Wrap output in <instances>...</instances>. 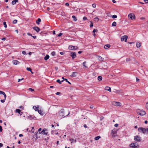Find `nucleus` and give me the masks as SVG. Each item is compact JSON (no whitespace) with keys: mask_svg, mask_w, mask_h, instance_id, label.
Here are the masks:
<instances>
[{"mask_svg":"<svg viewBox=\"0 0 148 148\" xmlns=\"http://www.w3.org/2000/svg\"><path fill=\"white\" fill-rule=\"evenodd\" d=\"M49 58V56L48 55H47L44 57V59L45 60H47Z\"/></svg>","mask_w":148,"mask_h":148,"instance_id":"5701e85b","label":"nucleus"},{"mask_svg":"<svg viewBox=\"0 0 148 148\" xmlns=\"http://www.w3.org/2000/svg\"><path fill=\"white\" fill-rule=\"evenodd\" d=\"M99 20V18L97 17H95L94 18V21H95L98 22Z\"/></svg>","mask_w":148,"mask_h":148,"instance_id":"473e14b6","label":"nucleus"},{"mask_svg":"<svg viewBox=\"0 0 148 148\" xmlns=\"http://www.w3.org/2000/svg\"><path fill=\"white\" fill-rule=\"evenodd\" d=\"M38 113L40 114L41 115H43V114H44V113L41 110H39L38 111Z\"/></svg>","mask_w":148,"mask_h":148,"instance_id":"393cba45","label":"nucleus"},{"mask_svg":"<svg viewBox=\"0 0 148 148\" xmlns=\"http://www.w3.org/2000/svg\"><path fill=\"white\" fill-rule=\"evenodd\" d=\"M112 18H117V16L116 15H113L112 16Z\"/></svg>","mask_w":148,"mask_h":148,"instance_id":"f704fd0d","label":"nucleus"},{"mask_svg":"<svg viewBox=\"0 0 148 148\" xmlns=\"http://www.w3.org/2000/svg\"><path fill=\"white\" fill-rule=\"evenodd\" d=\"M41 21V20L40 18H38V19L36 21V23L38 25L40 24V22Z\"/></svg>","mask_w":148,"mask_h":148,"instance_id":"4be33fe9","label":"nucleus"},{"mask_svg":"<svg viewBox=\"0 0 148 148\" xmlns=\"http://www.w3.org/2000/svg\"><path fill=\"white\" fill-rule=\"evenodd\" d=\"M110 45H106L104 46V48L106 49H107L109 48L110 47Z\"/></svg>","mask_w":148,"mask_h":148,"instance_id":"6ab92c4d","label":"nucleus"},{"mask_svg":"<svg viewBox=\"0 0 148 148\" xmlns=\"http://www.w3.org/2000/svg\"><path fill=\"white\" fill-rule=\"evenodd\" d=\"M23 78H21V79H19L18 80V82H20V81L21 80H23Z\"/></svg>","mask_w":148,"mask_h":148,"instance_id":"e2e57ef3","label":"nucleus"},{"mask_svg":"<svg viewBox=\"0 0 148 148\" xmlns=\"http://www.w3.org/2000/svg\"><path fill=\"white\" fill-rule=\"evenodd\" d=\"M6 24V22H3V24L4 25V27L5 28H6L7 27V25Z\"/></svg>","mask_w":148,"mask_h":148,"instance_id":"72a5a7b5","label":"nucleus"},{"mask_svg":"<svg viewBox=\"0 0 148 148\" xmlns=\"http://www.w3.org/2000/svg\"><path fill=\"white\" fill-rule=\"evenodd\" d=\"M18 0H13V1L12 2V4L13 5H14V4H15L16 3V2H18Z\"/></svg>","mask_w":148,"mask_h":148,"instance_id":"412c9836","label":"nucleus"},{"mask_svg":"<svg viewBox=\"0 0 148 148\" xmlns=\"http://www.w3.org/2000/svg\"><path fill=\"white\" fill-rule=\"evenodd\" d=\"M65 5L66 6H68L69 5V4L68 3H65Z\"/></svg>","mask_w":148,"mask_h":148,"instance_id":"bf43d9fd","label":"nucleus"},{"mask_svg":"<svg viewBox=\"0 0 148 148\" xmlns=\"http://www.w3.org/2000/svg\"><path fill=\"white\" fill-rule=\"evenodd\" d=\"M26 69L27 71H32L31 69L29 67L27 68Z\"/></svg>","mask_w":148,"mask_h":148,"instance_id":"4c0bfd02","label":"nucleus"},{"mask_svg":"<svg viewBox=\"0 0 148 148\" xmlns=\"http://www.w3.org/2000/svg\"><path fill=\"white\" fill-rule=\"evenodd\" d=\"M28 118L30 120H36V117H35L34 116L29 115L28 116Z\"/></svg>","mask_w":148,"mask_h":148,"instance_id":"9b49d317","label":"nucleus"},{"mask_svg":"<svg viewBox=\"0 0 148 148\" xmlns=\"http://www.w3.org/2000/svg\"><path fill=\"white\" fill-rule=\"evenodd\" d=\"M116 106H121V103L120 102H116Z\"/></svg>","mask_w":148,"mask_h":148,"instance_id":"c85d7f7f","label":"nucleus"},{"mask_svg":"<svg viewBox=\"0 0 148 148\" xmlns=\"http://www.w3.org/2000/svg\"><path fill=\"white\" fill-rule=\"evenodd\" d=\"M116 132L115 131H112L111 132L112 136L113 137H115L116 135H115L116 134Z\"/></svg>","mask_w":148,"mask_h":148,"instance_id":"a211bd4d","label":"nucleus"},{"mask_svg":"<svg viewBox=\"0 0 148 148\" xmlns=\"http://www.w3.org/2000/svg\"><path fill=\"white\" fill-rule=\"evenodd\" d=\"M119 125L118 124H116L114 125V126L116 127H118Z\"/></svg>","mask_w":148,"mask_h":148,"instance_id":"13d9d810","label":"nucleus"},{"mask_svg":"<svg viewBox=\"0 0 148 148\" xmlns=\"http://www.w3.org/2000/svg\"><path fill=\"white\" fill-rule=\"evenodd\" d=\"M2 127L1 125H0V131L1 132L2 131Z\"/></svg>","mask_w":148,"mask_h":148,"instance_id":"6e6d98bb","label":"nucleus"},{"mask_svg":"<svg viewBox=\"0 0 148 148\" xmlns=\"http://www.w3.org/2000/svg\"><path fill=\"white\" fill-rule=\"evenodd\" d=\"M60 54L61 55H64V52H60Z\"/></svg>","mask_w":148,"mask_h":148,"instance_id":"864d4df0","label":"nucleus"},{"mask_svg":"<svg viewBox=\"0 0 148 148\" xmlns=\"http://www.w3.org/2000/svg\"><path fill=\"white\" fill-rule=\"evenodd\" d=\"M102 77L101 76H99L98 77V80L99 81H101L102 80Z\"/></svg>","mask_w":148,"mask_h":148,"instance_id":"bb28decb","label":"nucleus"},{"mask_svg":"<svg viewBox=\"0 0 148 148\" xmlns=\"http://www.w3.org/2000/svg\"><path fill=\"white\" fill-rule=\"evenodd\" d=\"M5 99H1L0 101L2 103H3L5 102Z\"/></svg>","mask_w":148,"mask_h":148,"instance_id":"c03bdc74","label":"nucleus"},{"mask_svg":"<svg viewBox=\"0 0 148 148\" xmlns=\"http://www.w3.org/2000/svg\"><path fill=\"white\" fill-rule=\"evenodd\" d=\"M138 146V144L136 143H133L130 145V147L133 148H136Z\"/></svg>","mask_w":148,"mask_h":148,"instance_id":"20e7f679","label":"nucleus"},{"mask_svg":"<svg viewBox=\"0 0 148 148\" xmlns=\"http://www.w3.org/2000/svg\"><path fill=\"white\" fill-rule=\"evenodd\" d=\"M105 90H108L109 92H111V88L107 86L105 88Z\"/></svg>","mask_w":148,"mask_h":148,"instance_id":"f3484780","label":"nucleus"},{"mask_svg":"<svg viewBox=\"0 0 148 148\" xmlns=\"http://www.w3.org/2000/svg\"><path fill=\"white\" fill-rule=\"evenodd\" d=\"M27 35L29 36H32V35L31 34H30V33H28L27 34Z\"/></svg>","mask_w":148,"mask_h":148,"instance_id":"680f3d73","label":"nucleus"},{"mask_svg":"<svg viewBox=\"0 0 148 148\" xmlns=\"http://www.w3.org/2000/svg\"><path fill=\"white\" fill-rule=\"evenodd\" d=\"M33 29L37 32H38L40 30V28L37 27H33Z\"/></svg>","mask_w":148,"mask_h":148,"instance_id":"ddd939ff","label":"nucleus"},{"mask_svg":"<svg viewBox=\"0 0 148 148\" xmlns=\"http://www.w3.org/2000/svg\"><path fill=\"white\" fill-rule=\"evenodd\" d=\"M127 38L128 37L127 36H122L121 38V40L122 41L124 40L125 42H127Z\"/></svg>","mask_w":148,"mask_h":148,"instance_id":"423d86ee","label":"nucleus"},{"mask_svg":"<svg viewBox=\"0 0 148 148\" xmlns=\"http://www.w3.org/2000/svg\"><path fill=\"white\" fill-rule=\"evenodd\" d=\"M48 133V131L46 129H44L41 132H39V133L46 135Z\"/></svg>","mask_w":148,"mask_h":148,"instance_id":"0eeeda50","label":"nucleus"},{"mask_svg":"<svg viewBox=\"0 0 148 148\" xmlns=\"http://www.w3.org/2000/svg\"><path fill=\"white\" fill-rule=\"evenodd\" d=\"M56 94L57 95H58L60 94V92H57Z\"/></svg>","mask_w":148,"mask_h":148,"instance_id":"0e129e2a","label":"nucleus"},{"mask_svg":"<svg viewBox=\"0 0 148 148\" xmlns=\"http://www.w3.org/2000/svg\"><path fill=\"white\" fill-rule=\"evenodd\" d=\"M22 54L23 55H25L26 54V52L25 51H23L22 52Z\"/></svg>","mask_w":148,"mask_h":148,"instance_id":"5fc2aeb1","label":"nucleus"},{"mask_svg":"<svg viewBox=\"0 0 148 148\" xmlns=\"http://www.w3.org/2000/svg\"><path fill=\"white\" fill-rule=\"evenodd\" d=\"M86 62H83V65L84 67H85L86 68H87V67L86 66Z\"/></svg>","mask_w":148,"mask_h":148,"instance_id":"e433bc0d","label":"nucleus"},{"mask_svg":"<svg viewBox=\"0 0 148 148\" xmlns=\"http://www.w3.org/2000/svg\"><path fill=\"white\" fill-rule=\"evenodd\" d=\"M92 7L94 8H95L96 7V4L95 3H93L92 5Z\"/></svg>","mask_w":148,"mask_h":148,"instance_id":"79ce46f5","label":"nucleus"},{"mask_svg":"<svg viewBox=\"0 0 148 148\" xmlns=\"http://www.w3.org/2000/svg\"><path fill=\"white\" fill-rule=\"evenodd\" d=\"M70 114V112H69L66 115V116H65V114L64 113V109H61L59 112V116H60L61 118H63L65 116H67Z\"/></svg>","mask_w":148,"mask_h":148,"instance_id":"f257e3e1","label":"nucleus"},{"mask_svg":"<svg viewBox=\"0 0 148 148\" xmlns=\"http://www.w3.org/2000/svg\"><path fill=\"white\" fill-rule=\"evenodd\" d=\"M100 138H101V137L100 136H97L95 138V139L96 140H98Z\"/></svg>","mask_w":148,"mask_h":148,"instance_id":"c756f323","label":"nucleus"},{"mask_svg":"<svg viewBox=\"0 0 148 148\" xmlns=\"http://www.w3.org/2000/svg\"><path fill=\"white\" fill-rule=\"evenodd\" d=\"M51 133L53 134H58V133L56 131L54 130L52 131H51Z\"/></svg>","mask_w":148,"mask_h":148,"instance_id":"b1692460","label":"nucleus"},{"mask_svg":"<svg viewBox=\"0 0 148 148\" xmlns=\"http://www.w3.org/2000/svg\"><path fill=\"white\" fill-rule=\"evenodd\" d=\"M34 39H36V36H32Z\"/></svg>","mask_w":148,"mask_h":148,"instance_id":"052dcab7","label":"nucleus"},{"mask_svg":"<svg viewBox=\"0 0 148 148\" xmlns=\"http://www.w3.org/2000/svg\"><path fill=\"white\" fill-rule=\"evenodd\" d=\"M16 112L18 113L19 114H20L21 112V110L19 109H17L16 110Z\"/></svg>","mask_w":148,"mask_h":148,"instance_id":"7c9ffc66","label":"nucleus"},{"mask_svg":"<svg viewBox=\"0 0 148 148\" xmlns=\"http://www.w3.org/2000/svg\"><path fill=\"white\" fill-rule=\"evenodd\" d=\"M90 26V27H92L93 26V24L92 23H91Z\"/></svg>","mask_w":148,"mask_h":148,"instance_id":"69168bd1","label":"nucleus"},{"mask_svg":"<svg viewBox=\"0 0 148 148\" xmlns=\"http://www.w3.org/2000/svg\"><path fill=\"white\" fill-rule=\"evenodd\" d=\"M70 56L73 59L75 58L76 57V53L75 52H71Z\"/></svg>","mask_w":148,"mask_h":148,"instance_id":"9d476101","label":"nucleus"},{"mask_svg":"<svg viewBox=\"0 0 148 148\" xmlns=\"http://www.w3.org/2000/svg\"><path fill=\"white\" fill-rule=\"evenodd\" d=\"M17 20H14V21H13V23L14 24H16L17 23Z\"/></svg>","mask_w":148,"mask_h":148,"instance_id":"a19ab883","label":"nucleus"},{"mask_svg":"<svg viewBox=\"0 0 148 148\" xmlns=\"http://www.w3.org/2000/svg\"><path fill=\"white\" fill-rule=\"evenodd\" d=\"M137 113L138 114L141 116L144 115L146 114L145 111L143 110L138 111H137Z\"/></svg>","mask_w":148,"mask_h":148,"instance_id":"39448f33","label":"nucleus"},{"mask_svg":"<svg viewBox=\"0 0 148 148\" xmlns=\"http://www.w3.org/2000/svg\"><path fill=\"white\" fill-rule=\"evenodd\" d=\"M63 34L62 33H61L59 34L57 36H61Z\"/></svg>","mask_w":148,"mask_h":148,"instance_id":"8fccbe9b","label":"nucleus"},{"mask_svg":"<svg viewBox=\"0 0 148 148\" xmlns=\"http://www.w3.org/2000/svg\"><path fill=\"white\" fill-rule=\"evenodd\" d=\"M33 108L36 111H38L39 110L38 108H37L36 106H33Z\"/></svg>","mask_w":148,"mask_h":148,"instance_id":"a878e982","label":"nucleus"},{"mask_svg":"<svg viewBox=\"0 0 148 148\" xmlns=\"http://www.w3.org/2000/svg\"><path fill=\"white\" fill-rule=\"evenodd\" d=\"M6 38H5V37H4V38H2V40H4H4H6Z\"/></svg>","mask_w":148,"mask_h":148,"instance_id":"4d7b16f0","label":"nucleus"},{"mask_svg":"<svg viewBox=\"0 0 148 148\" xmlns=\"http://www.w3.org/2000/svg\"><path fill=\"white\" fill-rule=\"evenodd\" d=\"M84 126L85 128H87V125L86 124H84Z\"/></svg>","mask_w":148,"mask_h":148,"instance_id":"338daca9","label":"nucleus"},{"mask_svg":"<svg viewBox=\"0 0 148 148\" xmlns=\"http://www.w3.org/2000/svg\"><path fill=\"white\" fill-rule=\"evenodd\" d=\"M70 50H76L78 49L77 47H75L72 45H70L68 48Z\"/></svg>","mask_w":148,"mask_h":148,"instance_id":"6e6552de","label":"nucleus"},{"mask_svg":"<svg viewBox=\"0 0 148 148\" xmlns=\"http://www.w3.org/2000/svg\"><path fill=\"white\" fill-rule=\"evenodd\" d=\"M65 81L67 82L69 84H71V83L69 82L68 81V80L67 79H65Z\"/></svg>","mask_w":148,"mask_h":148,"instance_id":"58836bf2","label":"nucleus"},{"mask_svg":"<svg viewBox=\"0 0 148 148\" xmlns=\"http://www.w3.org/2000/svg\"><path fill=\"white\" fill-rule=\"evenodd\" d=\"M72 18H73V20L74 21H76L77 20V19L76 17L75 16H72Z\"/></svg>","mask_w":148,"mask_h":148,"instance_id":"cd10ccee","label":"nucleus"},{"mask_svg":"<svg viewBox=\"0 0 148 148\" xmlns=\"http://www.w3.org/2000/svg\"><path fill=\"white\" fill-rule=\"evenodd\" d=\"M3 95L4 96V99H5L6 98V95L5 92L4 93V94H3Z\"/></svg>","mask_w":148,"mask_h":148,"instance_id":"603ef678","label":"nucleus"},{"mask_svg":"<svg viewBox=\"0 0 148 148\" xmlns=\"http://www.w3.org/2000/svg\"><path fill=\"white\" fill-rule=\"evenodd\" d=\"M134 140L137 142H140L141 140V137L138 136H136L134 137Z\"/></svg>","mask_w":148,"mask_h":148,"instance_id":"7ed1b4c3","label":"nucleus"},{"mask_svg":"<svg viewBox=\"0 0 148 148\" xmlns=\"http://www.w3.org/2000/svg\"><path fill=\"white\" fill-rule=\"evenodd\" d=\"M28 90L29 91H34V89H33L31 88H29L28 89Z\"/></svg>","mask_w":148,"mask_h":148,"instance_id":"49530a36","label":"nucleus"},{"mask_svg":"<svg viewBox=\"0 0 148 148\" xmlns=\"http://www.w3.org/2000/svg\"><path fill=\"white\" fill-rule=\"evenodd\" d=\"M13 64L14 65H17L19 63V62L17 60H13Z\"/></svg>","mask_w":148,"mask_h":148,"instance_id":"4468645a","label":"nucleus"},{"mask_svg":"<svg viewBox=\"0 0 148 148\" xmlns=\"http://www.w3.org/2000/svg\"><path fill=\"white\" fill-rule=\"evenodd\" d=\"M116 102H115V101L113 102L112 103V104L113 105L116 106Z\"/></svg>","mask_w":148,"mask_h":148,"instance_id":"a18cd8bd","label":"nucleus"},{"mask_svg":"<svg viewBox=\"0 0 148 148\" xmlns=\"http://www.w3.org/2000/svg\"><path fill=\"white\" fill-rule=\"evenodd\" d=\"M145 107L147 109H148V102L146 103Z\"/></svg>","mask_w":148,"mask_h":148,"instance_id":"ea45409f","label":"nucleus"},{"mask_svg":"<svg viewBox=\"0 0 148 148\" xmlns=\"http://www.w3.org/2000/svg\"><path fill=\"white\" fill-rule=\"evenodd\" d=\"M69 140L71 142V143H75L76 142V140L73 139L72 138H70L69 139Z\"/></svg>","mask_w":148,"mask_h":148,"instance_id":"dca6fc26","label":"nucleus"},{"mask_svg":"<svg viewBox=\"0 0 148 148\" xmlns=\"http://www.w3.org/2000/svg\"><path fill=\"white\" fill-rule=\"evenodd\" d=\"M51 55L53 56H54L55 55V52L54 51H53L51 53Z\"/></svg>","mask_w":148,"mask_h":148,"instance_id":"37998d69","label":"nucleus"},{"mask_svg":"<svg viewBox=\"0 0 148 148\" xmlns=\"http://www.w3.org/2000/svg\"><path fill=\"white\" fill-rule=\"evenodd\" d=\"M83 19L84 21H85V20H87V18L86 17L84 16V17H83Z\"/></svg>","mask_w":148,"mask_h":148,"instance_id":"de8ad7c7","label":"nucleus"},{"mask_svg":"<svg viewBox=\"0 0 148 148\" xmlns=\"http://www.w3.org/2000/svg\"><path fill=\"white\" fill-rule=\"evenodd\" d=\"M98 31L97 30V29H93V33H95V32H97Z\"/></svg>","mask_w":148,"mask_h":148,"instance_id":"c9c22d12","label":"nucleus"},{"mask_svg":"<svg viewBox=\"0 0 148 148\" xmlns=\"http://www.w3.org/2000/svg\"><path fill=\"white\" fill-rule=\"evenodd\" d=\"M4 93V92L0 90V95H3Z\"/></svg>","mask_w":148,"mask_h":148,"instance_id":"3c124183","label":"nucleus"},{"mask_svg":"<svg viewBox=\"0 0 148 148\" xmlns=\"http://www.w3.org/2000/svg\"><path fill=\"white\" fill-rule=\"evenodd\" d=\"M141 46V44L139 42H137L136 43V47L138 48H139Z\"/></svg>","mask_w":148,"mask_h":148,"instance_id":"aec40b11","label":"nucleus"},{"mask_svg":"<svg viewBox=\"0 0 148 148\" xmlns=\"http://www.w3.org/2000/svg\"><path fill=\"white\" fill-rule=\"evenodd\" d=\"M56 82H57L59 83L60 84H61V82H60L61 81L60 79H57L56 81Z\"/></svg>","mask_w":148,"mask_h":148,"instance_id":"09e8293b","label":"nucleus"},{"mask_svg":"<svg viewBox=\"0 0 148 148\" xmlns=\"http://www.w3.org/2000/svg\"><path fill=\"white\" fill-rule=\"evenodd\" d=\"M97 56L98 57V59L99 61H102L103 60L104 58H103L100 56Z\"/></svg>","mask_w":148,"mask_h":148,"instance_id":"2eb2a0df","label":"nucleus"},{"mask_svg":"<svg viewBox=\"0 0 148 148\" xmlns=\"http://www.w3.org/2000/svg\"><path fill=\"white\" fill-rule=\"evenodd\" d=\"M3 146V144L1 143H0V147H2Z\"/></svg>","mask_w":148,"mask_h":148,"instance_id":"774afa93","label":"nucleus"},{"mask_svg":"<svg viewBox=\"0 0 148 148\" xmlns=\"http://www.w3.org/2000/svg\"><path fill=\"white\" fill-rule=\"evenodd\" d=\"M139 129L140 130L142 133L144 134H148V128H145L143 127H140L138 129L139 130Z\"/></svg>","mask_w":148,"mask_h":148,"instance_id":"f03ea898","label":"nucleus"},{"mask_svg":"<svg viewBox=\"0 0 148 148\" xmlns=\"http://www.w3.org/2000/svg\"><path fill=\"white\" fill-rule=\"evenodd\" d=\"M116 25V23L114 21V22L112 23V26L114 27V26H115Z\"/></svg>","mask_w":148,"mask_h":148,"instance_id":"2f4dec72","label":"nucleus"},{"mask_svg":"<svg viewBox=\"0 0 148 148\" xmlns=\"http://www.w3.org/2000/svg\"><path fill=\"white\" fill-rule=\"evenodd\" d=\"M77 72H73L72 73V75H70V76L71 77H76L77 76Z\"/></svg>","mask_w":148,"mask_h":148,"instance_id":"f8f14e48","label":"nucleus"},{"mask_svg":"<svg viewBox=\"0 0 148 148\" xmlns=\"http://www.w3.org/2000/svg\"><path fill=\"white\" fill-rule=\"evenodd\" d=\"M128 17L129 18L133 20L135 18L134 15L132 13H130L128 15Z\"/></svg>","mask_w":148,"mask_h":148,"instance_id":"1a4fd4ad","label":"nucleus"}]
</instances>
